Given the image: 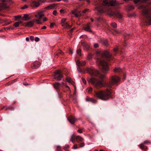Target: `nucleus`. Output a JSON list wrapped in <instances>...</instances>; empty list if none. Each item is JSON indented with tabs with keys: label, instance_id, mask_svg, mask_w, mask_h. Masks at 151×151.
I'll use <instances>...</instances> for the list:
<instances>
[{
	"label": "nucleus",
	"instance_id": "nucleus-1",
	"mask_svg": "<svg viewBox=\"0 0 151 151\" xmlns=\"http://www.w3.org/2000/svg\"><path fill=\"white\" fill-rule=\"evenodd\" d=\"M87 73H89L91 78L88 79V81L91 83L94 86L97 88H100L103 86V81L102 80L98 81L93 77H98L101 79L105 78V76L101 72L95 69L88 68L87 69Z\"/></svg>",
	"mask_w": 151,
	"mask_h": 151
},
{
	"label": "nucleus",
	"instance_id": "nucleus-2",
	"mask_svg": "<svg viewBox=\"0 0 151 151\" xmlns=\"http://www.w3.org/2000/svg\"><path fill=\"white\" fill-rule=\"evenodd\" d=\"M96 9L98 12L100 14H101L103 12H106L108 15L111 16L116 15L120 19H121L122 18V14L118 11H116L115 12H113L111 10V9L109 7L104 9H102L100 7H97Z\"/></svg>",
	"mask_w": 151,
	"mask_h": 151
},
{
	"label": "nucleus",
	"instance_id": "nucleus-3",
	"mask_svg": "<svg viewBox=\"0 0 151 151\" xmlns=\"http://www.w3.org/2000/svg\"><path fill=\"white\" fill-rule=\"evenodd\" d=\"M44 14L42 12H40L37 13V14L35 15V16L38 19H34L33 21H30L24 23L26 27H30L33 26L34 23L35 22L37 24H42V22H41V19L43 18L42 17Z\"/></svg>",
	"mask_w": 151,
	"mask_h": 151
},
{
	"label": "nucleus",
	"instance_id": "nucleus-4",
	"mask_svg": "<svg viewBox=\"0 0 151 151\" xmlns=\"http://www.w3.org/2000/svg\"><path fill=\"white\" fill-rule=\"evenodd\" d=\"M110 92L108 90L105 91H101L96 93L95 96L101 100H107L110 97Z\"/></svg>",
	"mask_w": 151,
	"mask_h": 151
},
{
	"label": "nucleus",
	"instance_id": "nucleus-5",
	"mask_svg": "<svg viewBox=\"0 0 151 151\" xmlns=\"http://www.w3.org/2000/svg\"><path fill=\"white\" fill-rule=\"evenodd\" d=\"M96 62L102 67V72L104 74L106 73V72L109 70V68L106 62L103 60L101 57L98 58L96 60Z\"/></svg>",
	"mask_w": 151,
	"mask_h": 151
},
{
	"label": "nucleus",
	"instance_id": "nucleus-6",
	"mask_svg": "<svg viewBox=\"0 0 151 151\" xmlns=\"http://www.w3.org/2000/svg\"><path fill=\"white\" fill-rule=\"evenodd\" d=\"M142 14L144 17L145 21L151 24V12L145 9L142 11Z\"/></svg>",
	"mask_w": 151,
	"mask_h": 151
},
{
	"label": "nucleus",
	"instance_id": "nucleus-7",
	"mask_svg": "<svg viewBox=\"0 0 151 151\" xmlns=\"http://www.w3.org/2000/svg\"><path fill=\"white\" fill-rule=\"evenodd\" d=\"M54 78L57 80L60 81L61 80L63 77L62 71L60 70H58L56 71L54 75Z\"/></svg>",
	"mask_w": 151,
	"mask_h": 151
},
{
	"label": "nucleus",
	"instance_id": "nucleus-8",
	"mask_svg": "<svg viewBox=\"0 0 151 151\" xmlns=\"http://www.w3.org/2000/svg\"><path fill=\"white\" fill-rule=\"evenodd\" d=\"M116 4V3L115 1L112 0L109 3L107 0H103V5L105 6H108L110 5L114 6Z\"/></svg>",
	"mask_w": 151,
	"mask_h": 151
},
{
	"label": "nucleus",
	"instance_id": "nucleus-9",
	"mask_svg": "<svg viewBox=\"0 0 151 151\" xmlns=\"http://www.w3.org/2000/svg\"><path fill=\"white\" fill-rule=\"evenodd\" d=\"M120 78L118 77L114 76L111 78L112 82L110 83L111 85L116 84L119 81Z\"/></svg>",
	"mask_w": 151,
	"mask_h": 151
},
{
	"label": "nucleus",
	"instance_id": "nucleus-10",
	"mask_svg": "<svg viewBox=\"0 0 151 151\" xmlns=\"http://www.w3.org/2000/svg\"><path fill=\"white\" fill-rule=\"evenodd\" d=\"M91 27L92 26L91 23H89L84 27L83 28V29L86 31L92 32L91 29Z\"/></svg>",
	"mask_w": 151,
	"mask_h": 151
},
{
	"label": "nucleus",
	"instance_id": "nucleus-11",
	"mask_svg": "<svg viewBox=\"0 0 151 151\" xmlns=\"http://www.w3.org/2000/svg\"><path fill=\"white\" fill-rule=\"evenodd\" d=\"M100 55L102 57H109L111 56V54L108 51H105L103 52L100 51Z\"/></svg>",
	"mask_w": 151,
	"mask_h": 151
},
{
	"label": "nucleus",
	"instance_id": "nucleus-12",
	"mask_svg": "<svg viewBox=\"0 0 151 151\" xmlns=\"http://www.w3.org/2000/svg\"><path fill=\"white\" fill-rule=\"evenodd\" d=\"M82 46L83 47V49L85 50H87L89 48V46L88 44L84 42L81 44Z\"/></svg>",
	"mask_w": 151,
	"mask_h": 151
},
{
	"label": "nucleus",
	"instance_id": "nucleus-13",
	"mask_svg": "<svg viewBox=\"0 0 151 151\" xmlns=\"http://www.w3.org/2000/svg\"><path fill=\"white\" fill-rule=\"evenodd\" d=\"M76 139L77 142L78 143L83 142L84 140V139L82 137L79 136H76Z\"/></svg>",
	"mask_w": 151,
	"mask_h": 151
},
{
	"label": "nucleus",
	"instance_id": "nucleus-14",
	"mask_svg": "<svg viewBox=\"0 0 151 151\" xmlns=\"http://www.w3.org/2000/svg\"><path fill=\"white\" fill-rule=\"evenodd\" d=\"M69 122L71 124H73L75 122L76 119L72 116H70L68 119Z\"/></svg>",
	"mask_w": 151,
	"mask_h": 151
},
{
	"label": "nucleus",
	"instance_id": "nucleus-15",
	"mask_svg": "<svg viewBox=\"0 0 151 151\" xmlns=\"http://www.w3.org/2000/svg\"><path fill=\"white\" fill-rule=\"evenodd\" d=\"M61 25L64 28L67 29L70 28L71 27L68 22L63 23Z\"/></svg>",
	"mask_w": 151,
	"mask_h": 151
},
{
	"label": "nucleus",
	"instance_id": "nucleus-16",
	"mask_svg": "<svg viewBox=\"0 0 151 151\" xmlns=\"http://www.w3.org/2000/svg\"><path fill=\"white\" fill-rule=\"evenodd\" d=\"M40 5V3L38 2H36L35 1H33L32 3V5L33 6L37 7Z\"/></svg>",
	"mask_w": 151,
	"mask_h": 151
},
{
	"label": "nucleus",
	"instance_id": "nucleus-17",
	"mask_svg": "<svg viewBox=\"0 0 151 151\" xmlns=\"http://www.w3.org/2000/svg\"><path fill=\"white\" fill-rule=\"evenodd\" d=\"M7 7L6 3H3L0 4V11L2 10L3 9L6 8Z\"/></svg>",
	"mask_w": 151,
	"mask_h": 151
},
{
	"label": "nucleus",
	"instance_id": "nucleus-18",
	"mask_svg": "<svg viewBox=\"0 0 151 151\" xmlns=\"http://www.w3.org/2000/svg\"><path fill=\"white\" fill-rule=\"evenodd\" d=\"M60 84L59 83H56L54 85V87L56 90H58L59 88Z\"/></svg>",
	"mask_w": 151,
	"mask_h": 151
},
{
	"label": "nucleus",
	"instance_id": "nucleus-19",
	"mask_svg": "<svg viewBox=\"0 0 151 151\" xmlns=\"http://www.w3.org/2000/svg\"><path fill=\"white\" fill-rule=\"evenodd\" d=\"M79 12L77 9H75L72 11V13L75 14V16L76 17H78L79 16V15L78 13Z\"/></svg>",
	"mask_w": 151,
	"mask_h": 151
},
{
	"label": "nucleus",
	"instance_id": "nucleus-20",
	"mask_svg": "<svg viewBox=\"0 0 151 151\" xmlns=\"http://www.w3.org/2000/svg\"><path fill=\"white\" fill-rule=\"evenodd\" d=\"M55 5L54 4L49 5L46 7L47 9H53L55 7Z\"/></svg>",
	"mask_w": 151,
	"mask_h": 151
},
{
	"label": "nucleus",
	"instance_id": "nucleus-21",
	"mask_svg": "<svg viewBox=\"0 0 151 151\" xmlns=\"http://www.w3.org/2000/svg\"><path fill=\"white\" fill-rule=\"evenodd\" d=\"M29 19L30 18L28 17V15L27 14H25L23 17V19L25 20H29Z\"/></svg>",
	"mask_w": 151,
	"mask_h": 151
},
{
	"label": "nucleus",
	"instance_id": "nucleus-22",
	"mask_svg": "<svg viewBox=\"0 0 151 151\" xmlns=\"http://www.w3.org/2000/svg\"><path fill=\"white\" fill-rule=\"evenodd\" d=\"M22 21L20 20L19 22H15L14 25L15 27H18L19 26V24L20 23H22Z\"/></svg>",
	"mask_w": 151,
	"mask_h": 151
},
{
	"label": "nucleus",
	"instance_id": "nucleus-23",
	"mask_svg": "<svg viewBox=\"0 0 151 151\" xmlns=\"http://www.w3.org/2000/svg\"><path fill=\"white\" fill-rule=\"evenodd\" d=\"M139 146L140 147V148L142 149H143L144 150H146L147 149V147H146L144 146L143 145V144H142V143L141 144L139 145Z\"/></svg>",
	"mask_w": 151,
	"mask_h": 151
},
{
	"label": "nucleus",
	"instance_id": "nucleus-24",
	"mask_svg": "<svg viewBox=\"0 0 151 151\" xmlns=\"http://www.w3.org/2000/svg\"><path fill=\"white\" fill-rule=\"evenodd\" d=\"M76 64L78 67L81 66V62L79 60H77L76 62Z\"/></svg>",
	"mask_w": 151,
	"mask_h": 151
},
{
	"label": "nucleus",
	"instance_id": "nucleus-25",
	"mask_svg": "<svg viewBox=\"0 0 151 151\" xmlns=\"http://www.w3.org/2000/svg\"><path fill=\"white\" fill-rule=\"evenodd\" d=\"M121 71V69L119 68H116L114 70V72H119Z\"/></svg>",
	"mask_w": 151,
	"mask_h": 151
},
{
	"label": "nucleus",
	"instance_id": "nucleus-26",
	"mask_svg": "<svg viewBox=\"0 0 151 151\" xmlns=\"http://www.w3.org/2000/svg\"><path fill=\"white\" fill-rule=\"evenodd\" d=\"M111 25L114 28H115L117 27L116 24L115 22H112L111 24Z\"/></svg>",
	"mask_w": 151,
	"mask_h": 151
},
{
	"label": "nucleus",
	"instance_id": "nucleus-27",
	"mask_svg": "<svg viewBox=\"0 0 151 151\" xmlns=\"http://www.w3.org/2000/svg\"><path fill=\"white\" fill-rule=\"evenodd\" d=\"M79 145V147H82L85 146V144H84V142H83L80 143Z\"/></svg>",
	"mask_w": 151,
	"mask_h": 151
},
{
	"label": "nucleus",
	"instance_id": "nucleus-28",
	"mask_svg": "<svg viewBox=\"0 0 151 151\" xmlns=\"http://www.w3.org/2000/svg\"><path fill=\"white\" fill-rule=\"evenodd\" d=\"M128 6V7L129 10H132L134 8L133 6L132 5H129Z\"/></svg>",
	"mask_w": 151,
	"mask_h": 151
},
{
	"label": "nucleus",
	"instance_id": "nucleus-29",
	"mask_svg": "<svg viewBox=\"0 0 151 151\" xmlns=\"http://www.w3.org/2000/svg\"><path fill=\"white\" fill-rule=\"evenodd\" d=\"M108 41L107 40H105L103 41V43L105 46H107L108 45Z\"/></svg>",
	"mask_w": 151,
	"mask_h": 151
},
{
	"label": "nucleus",
	"instance_id": "nucleus-30",
	"mask_svg": "<svg viewBox=\"0 0 151 151\" xmlns=\"http://www.w3.org/2000/svg\"><path fill=\"white\" fill-rule=\"evenodd\" d=\"M87 101H91L94 103H96V100L92 99H90L89 100H87Z\"/></svg>",
	"mask_w": 151,
	"mask_h": 151
},
{
	"label": "nucleus",
	"instance_id": "nucleus-31",
	"mask_svg": "<svg viewBox=\"0 0 151 151\" xmlns=\"http://www.w3.org/2000/svg\"><path fill=\"white\" fill-rule=\"evenodd\" d=\"M77 53L79 56H81V50L80 49L77 50Z\"/></svg>",
	"mask_w": 151,
	"mask_h": 151
},
{
	"label": "nucleus",
	"instance_id": "nucleus-32",
	"mask_svg": "<svg viewBox=\"0 0 151 151\" xmlns=\"http://www.w3.org/2000/svg\"><path fill=\"white\" fill-rule=\"evenodd\" d=\"M78 148V146L76 144H75L74 145H73L72 148L73 149H77Z\"/></svg>",
	"mask_w": 151,
	"mask_h": 151
},
{
	"label": "nucleus",
	"instance_id": "nucleus-33",
	"mask_svg": "<svg viewBox=\"0 0 151 151\" xmlns=\"http://www.w3.org/2000/svg\"><path fill=\"white\" fill-rule=\"evenodd\" d=\"M67 81L69 83H71L72 81V80L70 78H67Z\"/></svg>",
	"mask_w": 151,
	"mask_h": 151
},
{
	"label": "nucleus",
	"instance_id": "nucleus-34",
	"mask_svg": "<svg viewBox=\"0 0 151 151\" xmlns=\"http://www.w3.org/2000/svg\"><path fill=\"white\" fill-rule=\"evenodd\" d=\"M66 19H63L61 20V24H63L64 23H65L67 22H65Z\"/></svg>",
	"mask_w": 151,
	"mask_h": 151
},
{
	"label": "nucleus",
	"instance_id": "nucleus-35",
	"mask_svg": "<svg viewBox=\"0 0 151 151\" xmlns=\"http://www.w3.org/2000/svg\"><path fill=\"white\" fill-rule=\"evenodd\" d=\"M92 57V55H91L89 54L88 55L87 57V59L88 60H89L91 59Z\"/></svg>",
	"mask_w": 151,
	"mask_h": 151
},
{
	"label": "nucleus",
	"instance_id": "nucleus-36",
	"mask_svg": "<svg viewBox=\"0 0 151 151\" xmlns=\"http://www.w3.org/2000/svg\"><path fill=\"white\" fill-rule=\"evenodd\" d=\"M39 40V38L38 37H36L35 38V40L36 42H38Z\"/></svg>",
	"mask_w": 151,
	"mask_h": 151
},
{
	"label": "nucleus",
	"instance_id": "nucleus-37",
	"mask_svg": "<svg viewBox=\"0 0 151 151\" xmlns=\"http://www.w3.org/2000/svg\"><path fill=\"white\" fill-rule=\"evenodd\" d=\"M86 64V62L85 61H82L81 62V66H83Z\"/></svg>",
	"mask_w": 151,
	"mask_h": 151
},
{
	"label": "nucleus",
	"instance_id": "nucleus-38",
	"mask_svg": "<svg viewBox=\"0 0 151 151\" xmlns=\"http://www.w3.org/2000/svg\"><path fill=\"white\" fill-rule=\"evenodd\" d=\"M82 81L83 83L85 84H86V81L83 78H82Z\"/></svg>",
	"mask_w": 151,
	"mask_h": 151
},
{
	"label": "nucleus",
	"instance_id": "nucleus-39",
	"mask_svg": "<svg viewBox=\"0 0 151 151\" xmlns=\"http://www.w3.org/2000/svg\"><path fill=\"white\" fill-rule=\"evenodd\" d=\"M15 17L17 19H20L21 17L20 15H17L15 16Z\"/></svg>",
	"mask_w": 151,
	"mask_h": 151
},
{
	"label": "nucleus",
	"instance_id": "nucleus-40",
	"mask_svg": "<svg viewBox=\"0 0 151 151\" xmlns=\"http://www.w3.org/2000/svg\"><path fill=\"white\" fill-rule=\"evenodd\" d=\"M88 10H89L88 9H86L83 11V12L84 13H85L86 12H88Z\"/></svg>",
	"mask_w": 151,
	"mask_h": 151
},
{
	"label": "nucleus",
	"instance_id": "nucleus-41",
	"mask_svg": "<svg viewBox=\"0 0 151 151\" xmlns=\"http://www.w3.org/2000/svg\"><path fill=\"white\" fill-rule=\"evenodd\" d=\"M94 47L95 48H97L99 47V45L97 43H95L94 45Z\"/></svg>",
	"mask_w": 151,
	"mask_h": 151
},
{
	"label": "nucleus",
	"instance_id": "nucleus-42",
	"mask_svg": "<svg viewBox=\"0 0 151 151\" xmlns=\"http://www.w3.org/2000/svg\"><path fill=\"white\" fill-rule=\"evenodd\" d=\"M30 39L32 41H33L34 40V37L32 36H31L30 37Z\"/></svg>",
	"mask_w": 151,
	"mask_h": 151
},
{
	"label": "nucleus",
	"instance_id": "nucleus-43",
	"mask_svg": "<svg viewBox=\"0 0 151 151\" xmlns=\"http://www.w3.org/2000/svg\"><path fill=\"white\" fill-rule=\"evenodd\" d=\"M53 14H54V15H56L57 14V12H56V11L55 10H54V11H53V13H52Z\"/></svg>",
	"mask_w": 151,
	"mask_h": 151
},
{
	"label": "nucleus",
	"instance_id": "nucleus-44",
	"mask_svg": "<svg viewBox=\"0 0 151 151\" xmlns=\"http://www.w3.org/2000/svg\"><path fill=\"white\" fill-rule=\"evenodd\" d=\"M27 6L26 5H24V6H23V7H22V9H25L26 8H27Z\"/></svg>",
	"mask_w": 151,
	"mask_h": 151
},
{
	"label": "nucleus",
	"instance_id": "nucleus-45",
	"mask_svg": "<svg viewBox=\"0 0 151 151\" xmlns=\"http://www.w3.org/2000/svg\"><path fill=\"white\" fill-rule=\"evenodd\" d=\"M74 136V134H73L72 135L71 137L70 138V140H73Z\"/></svg>",
	"mask_w": 151,
	"mask_h": 151
},
{
	"label": "nucleus",
	"instance_id": "nucleus-46",
	"mask_svg": "<svg viewBox=\"0 0 151 151\" xmlns=\"http://www.w3.org/2000/svg\"><path fill=\"white\" fill-rule=\"evenodd\" d=\"M92 90V88H90L88 90V92H90Z\"/></svg>",
	"mask_w": 151,
	"mask_h": 151
},
{
	"label": "nucleus",
	"instance_id": "nucleus-47",
	"mask_svg": "<svg viewBox=\"0 0 151 151\" xmlns=\"http://www.w3.org/2000/svg\"><path fill=\"white\" fill-rule=\"evenodd\" d=\"M140 0H134V2L136 4L139 2L140 1Z\"/></svg>",
	"mask_w": 151,
	"mask_h": 151
},
{
	"label": "nucleus",
	"instance_id": "nucleus-48",
	"mask_svg": "<svg viewBox=\"0 0 151 151\" xmlns=\"http://www.w3.org/2000/svg\"><path fill=\"white\" fill-rule=\"evenodd\" d=\"M55 24L54 23H51L50 24V26L51 27H52Z\"/></svg>",
	"mask_w": 151,
	"mask_h": 151
},
{
	"label": "nucleus",
	"instance_id": "nucleus-49",
	"mask_svg": "<svg viewBox=\"0 0 151 151\" xmlns=\"http://www.w3.org/2000/svg\"><path fill=\"white\" fill-rule=\"evenodd\" d=\"M69 53L70 54H73V51L70 49L69 50Z\"/></svg>",
	"mask_w": 151,
	"mask_h": 151
},
{
	"label": "nucleus",
	"instance_id": "nucleus-50",
	"mask_svg": "<svg viewBox=\"0 0 151 151\" xmlns=\"http://www.w3.org/2000/svg\"><path fill=\"white\" fill-rule=\"evenodd\" d=\"M114 51L115 52H116L117 50V48H114Z\"/></svg>",
	"mask_w": 151,
	"mask_h": 151
},
{
	"label": "nucleus",
	"instance_id": "nucleus-51",
	"mask_svg": "<svg viewBox=\"0 0 151 151\" xmlns=\"http://www.w3.org/2000/svg\"><path fill=\"white\" fill-rule=\"evenodd\" d=\"M58 53H59L61 55H63V52H62V51H59L58 52Z\"/></svg>",
	"mask_w": 151,
	"mask_h": 151
},
{
	"label": "nucleus",
	"instance_id": "nucleus-52",
	"mask_svg": "<svg viewBox=\"0 0 151 151\" xmlns=\"http://www.w3.org/2000/svg\"><path fill=\"white\" fill-rule=\"evenodd\" d=\"M78 132L79 133H81L82 132V130L81 129H79L78 130Z\"/></svg>",
	"mask_w": 151,
	"mask_h": 151
},
{
	"label": "nucleus",
	"instance_id": "nucleus-53",
	"mask_svg": "<svg viewBox=\"0 0 151 151\" xmlns=\"http://www.w3.org/2000/svg\"><path fill=\"white\" fill-rule=\"evenodd\" d=\"M25 40H26L27 41V42H28L29 41V37H27L25 39Z\"/></svg>",
	"mask_w": 151,
	"mask_h": 151
},
{
	"label": "nucleus",
	"instance_id": "nucleus-54",
	"mask_svg": "<svg viewBox=\"0 0 151 151\" xmlns=\"http://www.w3.org/2000/svg\"><path fill=\"white\" fill-rule=\"evenodd\" d=\"M115 32L117 33H120V32L117 30H115Z\"/></svg>",
	"mask_w": 151,
	"mask_h": 151
},
{
	"label": "nucleus",
	"instance_id": "nucleus-55",
	"mask_svg": "<svg viewBox=\"0 0 151 151\" xmlns=\"http://www.w3.org/2000/svg\"><path fill=\"white\" fill-rule=\"evenodd\" d=\"M47 18L46 17H45L43 18V21H45L47 20Z\"/></svg>",
	"mask_w": 151,
	"mask_h": 151
},
{
	"label": "nucleus",
	"instance_id": "nucleus-56",
	"mask_svg": "<svg viewBox=\"0 0 151 151\" xmlns=\"http://www.w3.org/2000/svg\"><path fill=\"white\" fill-rule=\"evenodd\" d=\"M46 28L47 27L45 26H44L41 28V29H46Z\"/></svg>",
	"mask_w": 151,
	"mask_h": 151
},
{
	"label": "nucleus",
	"instance_id": "nucleus-57",
	"mask_svg": "<svg viewBox=\"0 0 151 151\" xmlns=\"http://www.w3.org/2000/svg\"><path fill=\"white\" fill-rule=\"evenodd\" d=\"M149 143V142L148 141H146L144 142V143L148 144Z\"/></svg>",
	"mask_w": 151,
	"mask_h": 151
},
{
	"label": "nucleus",
	"instance_id": "nucleus-58",
	"mask_svg": "<svg viewBox=\"0 0 151 151\" xmlns=\"http://www.w3.org/2000/svg\"><path fill=\"white\" fill-rule=\"evenodd\" d=\"M74 28L72 29L69 31L70 33H71L73 31V30L74 29Z\"/></svg>",
	"mask_w": 151,
	"mask_h": 151
},
{
	"label": "nucleus",
	"instance_id": "nucleus-59",
	"mask_svg": "<svg viewBox=\"0 0 151 151\" xmlns=\"http://www.w3.org/2000/svg\"><path fill=\"white\" fill-rule=\"evenodd\" d=\"M6 1V0H1V2H2L4 3Z\"/></svg>",
	"mask_w": 151,
	"mask_h": 151
},
{
	"label": "nucleus",
	"instance_id": "nucleus-60",
	"mask_svg": "<svg viewBox=\"0 0 151 151\" xmlns=\"http://www.w3.org/2000/svg\"><path fill=\"white\" fill-rule=\"evenodd\" d=\"M65 87L67 88H68L69 89H70V88L67 85L65 84Z\"/></svg>",
	"mask_w": 151,
	"mask_h": 151
},
{
	"label": "nucleus",
	"instance_id": "nucleus-61",
	"mask_svg": "<svg viewBox=\"0 0 151 151\" xmlns=\"http://www.w3.org/2000/svg\"><path fill=\"white\" fill-rule=\"evenodd\" d=\"M78 72H79V73H81V72H82V70H81V69H79V70H78Z\"/></svg>",
	"mask_w": 151,
	"mask_h": 151
},
{
	"label": "nucleus",
	"instance_id": "nucleus-62",
	"mask_svg": "<svg viewBox=\"0 0 151 151\" xmlns=\"http://www.w3.org/2000/svg\"><path fill=\"white\" fill-rule=\"evenodd\" d=\"M91 21H92V22H93L94 21L93 19L92 18H91Z\"/></svg>",
	"mask_w": 151,
	"mask_h": 151
},
{
	"label": "nucleus",
	"instance_id": "nucleus-63",
	"mask_svg": "<svg viewBox=\"0 0 151 151\" xmlns=\"http://www.w3.org/2000/svg\"><path fill=\"white\" fill-rule=\"evenodd\" d=\"M70 141L71 142H72L73 143H74V141H73V140H70Z\"/></svg>",
	"mask_w": 151,
	"mask_h": 151
},
{
	"label": "nucleus",
	"instance_id": "nucleus-64",
	"mask_svg": "<svg viewBox=\"0 0 151 151\" xmlns=\"http://www.w3.org/2000/svg\"><path fill=\"white\" fill-rule=\"evenodd\" d=\"M60 11V12H62L63 11V10L62 9H61Z\"/></svg>",
	"mask_w": 151,
	"mask_h": 151
}]
</instances>
